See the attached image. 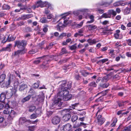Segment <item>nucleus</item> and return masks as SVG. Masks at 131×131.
Segmentation results:
<instances>
[{
    "mask_svg": "<svg viewBox=\"0 0 131 131\" xmlns=\"http://www.w3.org/2000/svg\"><path fill=\"white\" fill-rule=\"evenodd\" d=\"M12 47V44H9L7 46L3 48L1 50V51H11V48Z\"/></svg>",
    "mask_w": 131,
    "mask_h": 131,
    "instance_id": "22",
    "label": "nucleus"
},
{
    "mask_svg": "<svg viewBox=\"0 0 131 131\" xmlns=\"http://www.w3.org/2000/svg\"><path fill=\"white\" fill-rule=\"evenodd\" d=\"M35 126H29V130L30 131H34Z\"/></svg>",
    "mask_w": 131,
    "mask_h": 131,
    "instance_id": "64",
    "label": "nucleus"
},
{
    "mask_svg": "<svg viewBox=\"0 0 131 131\" xmlns=\"http://www.w3.org/2000/svg\"><path fill=\"white\" fill-rule=\"evenodd\" d=\"M51 5L47 2H42V1L40 0L37 2V4L35 5L34 7V8H38L39 7H42L45 6L48 7H49Z\"/></svg>",
    "mask_w": 131,
    "mask_h": 131,
    "instance_id": "5",
    "label": "nucleus"
},
{
    "mask_svg": "<svg viewBox=\"0 0 131 131\" xmlns=\"http://www.w3.org/2000/svg\"><path fill=\"white\" fill-rule=\"evenodd\" d=\"M103 100V97L102 96H100L98 98L95 100V102H102Z\"/></svg>",
    "mask_w": 131,
    "mask_h": 131,
    "instance_id": "41",
    "label": "nucleus"
},
{
    "mask_svg": "<svg viewBox=\"0 0 131 131\" xmlns=\"http://www.w3.org/2000/svg\"><path fill=\"white\" fill-rule=\"evenodd\" d=\"M87 42L89 43L90 45H92L93 44H95L96 42H97V41H96L95 39H93V40H92L90 39H89L88 40Z\"/></svg>",
    "mask_w": 131,
    "mask_h": 131,
    "instance_id": "33",
    "label": "nucleus"
},
{
    "mask_svg": "<svg viewBox=\"0 0 131 131\" xmlns=\"http://www.w3.org/2000/svg\"><path fill=\"white\" fill-rule=\"evenodd\" d=\"M9 110L8 108H5V109L3 111V113L5 114L8 115L9 114Z\"/></svg>",
    "mask_w": 131,
    "mask_h": 131,
    "instance_id": "46",
    "label": "nucleus"
},
{
    "mask_svg": "<svg viewBox=\"0 0 131 131\" xmlns=\"http://www.w3.org/2000/svg\"><path fill=\"white\" fill-rule=\"evenodd\" d=\"M119 34H114V37L116 39H121V38L120 37Z\"/></svg>",
    "mask_w": 131,
    "mask_h": 131,
    "instance_id": "56",
    "label": "nucleus"
},
{
    "mask_svg": "<svg viewBox=\"0 0 131 131\" xmlns=\"http://www.w3.org/2000/svg\"><path fill=\"white\" fill-rule=\"evenodd\" d=\"M114 50H110L109 53H110L111 54V57H115L114 55L115 54H114L113 53L114 52Z\"/></svg>",
    "mask_w": 131,
    "mask_h": 131,
    "instance_id": "61",
    "label": "nucleus"
},
{
    "mask_svg": "<svg viewBox=\"0 0 131 131\" xmlns=\"http://www.w3.org/2000/svg\"><path fill=\"white\" fill-rule=\"evenodd\" d=\"M48 26L47 25H45L43 26V30L45 32H47L48 31Z\"/></svg>",
    "mask_w": 131,
    "mask_h": 131,
    "instance_id": "52",
    "label": "nucleus"
},
{
    "mask_svg": "<svg viewBox=\"0 0 131 131\" xmlns=\"http://www.w3.org/2000/svg\"><path fill=\"white\" fill-rule=\"evenodd\" d=\"M131 8L128 7H126L123 10V13L125 15H127L130 13Z\"/></svg>",
    "mask_w": 131,
    "mask_h": 131,
    "instance_id": "28",
    "label": "nucleus"
},
{
    "mask_svg": "<svg viewBox=\"0 0 131 131\" xmlns=\"http://www.w3.org/2000/svg\"><path fill=\"white\" fill-rule=\"evenodd\" d=\"M52 112L51 111H49L47 112V115L48 117L51 116L52 114Z\"/></svg>",
    "mask_w": 131,
    "mask_h": 131,
    "instance_id": "59",
    "label": "nucleus"
},
{
    "mask_svg": "<svg viewBox=\"0 0 131 131\" xmlns=\"http://www.w3.org/2000/svg\"><path fill=\"white\" fill-rule=\"evenodd\" d=\"M35 113V114H33L30 116V117L31 119H35L37 117L40 116L41 112L40 109H37Z\"/></svg>",
    "mask_w": 131,
    "mask_h": 131,
    "instance_id": "7",
    "label": "nucleus"
},
{
    "mask_svg": "<svg viewBox=\"0 0 131 131\" xmlns=\"http://www.w3.org/2000/svg\"><path fill=\"white\" fill-rule=\"evenodd\" d=\"M19 82L17 81H15L14 82V89H16L17 88L18 85H19Z\"/></svg>",
    "mask_w": 131,
    "mask_h": 131,
    "instance_id": "45",
    "label": "nucleus"
},
{
    "mask_svg": "<svg viewBox=\"0 0 131 131\" xmlns=\"http://www.w3.org/2000/svg\"><path fill=\"white\" fill-rule=\"evenodd\" d=\"M25 49L23 50H19L14 52L12 54V56L14 57L17 56L18 57L20 54H24L26 52Z\"/></svg>",
    "mask_w": 131,
    "mask_h": 131,
    "instance_id": "8",
    "label": "nucleus"
},
{
    "mask_svg": "<svg viewBox=\"0 0 131 131\" xmlns=\"http://www.w3.org/2000/svg\"><path fill=\"white\" fill-rule=\"evenodd\" d=\"M69 92L68 91L62 90H60L58 94V97L57 100L54 101L53 104L56 106L60 107L63 102L61 101H67L71 99L72 95L69 94Z\"/></svg>",
    "mask_w": 131,
    "mask_h": 131,
    "instance_id": "1",
    "label": "nucleus"
},
{
    "mask_svg": "<svg viewBox=\"0 0 131 131\" xmlns=\"http://www.w3.org/2000/svg\"><path fill=\"white\" fill-rule=\"evenodd\" d=\"M60 83L62 82V84L60 86L61 89L62 88H64L65 85L66 83V81H63L60 82Z\"/></svg>",
    "mask_w": 131,
    "mask_h": 131,
    "instance_id": "51",
    "label": "nucleus"
},
{
    "mask_svg": "<svg viewBox=\"0 0 131 131\" xmlns=\"http://www.w3.org/2000/svg\"><path fill=\"white\" fill-rule=\"evenodd\" d=\"M26 45V41L25 40H18L15 42L14 47L16 46L19 49L23 50L25 49L27 51V49L25 48Z\"/></svg>",
    "mask_w": 131,
    "mask_h": 131,
    "instance_id": "2",
    "label": "nucleus"
},
{
    "mask_svg": "<svg viewBox=\"0 0 131 131\" xmlns=\"http://www.w3.org/2000/svg\"><path fill=\"white\" fill-rule=\"evenodd\" d=\"M97 122L99 124L101 125L105 122V119L104 118L102 117L101 115H99L97 117Z\"/></svg>",
    "mask_w": 131,
    "mask_h": 131,
    "instance_id": "13",
    "label": "nucleus"
},
{
    "mask_svg": "<svg viewBox=\"0 0 131 131\" xmlns=\"http://www.w3.org/2000/svg\"><path fill=\"white\" fill-rule=\"evenodd\" d=\"M78 116L76 115H73L71 117V121L72 122H74L77 119Z\"/></svg>",
    "mask_w": 131,
    "mask_h": 131,
    "instance_id": "43",
    "label": "nucleus"
},
{
    "mask_svg": "<svg viewBox=\"0 0 131 131\" xmlns=\"http://www.w3.org/2000/svg\"><path fill=\"white\" fill-rule=\"evenodd\" d=\"M40 83L39 81H37L36 83H35L33 85L34 88L36 89L38 88Z\"/></svg>",
    "mask_w": 131,
    "mask_h": 131,
    "instance_id": "40",
    "label": "nucleus"
},
{
    "mask_svg": "<svg viewBox=\"0 0 131 131\" xmlns=\"http://www.w3.org/2000/svg\"><path fill=\"white\" fill-rule=\"evenodd\" d=\"M60 118L58 116H54L52 119L51 122L54 125L58 124L60 122Z\"/></svg>",
    "mask_w": 131,
    "mask_h": 131,
    "instance_id": "9",
    "label": "nucleus"
},
{
    "mask_svg": "<svg viewBox=\"0 0 131 131\" xmlns=\"http://www.w3.org/2000/svg\"><path fill=\"white\" fill-rule=\"evenodd\" d=\"M66 35L67 33H62L59 36V37L60 39H62L64 37L66 36Z\"/></svg>",
    "mask_w": 131,
    "mask_h": 131,
    "instance_id": "49",
    "label": "nucleus"
},
{
    "mask_svg": "<svg viewBox=\"0 0 131 131\" xmlns=\"http://www.w3.org/2000/svg\"><path fill=\"white\" fill-rule=\"evenodd\" d=\"M25 24V23L23 21H21L19 22L18 23H17V25L18 27L19 26H21L22 25H24Z\"/></svg>",
    "mask_w": 131,
    "mask_h": 131,
    "instance_id": "54",
    "label": "nucleus"
},
{
    "mask_svg": "<svg viewBox=\"0 0 131 131\" xmlns=\"http://www.w3.org/2000/svg\"><path fill=\"white\" fill-rule=\"evenodd\" d=\"M71 42L70 43H72V40L71 38H68L67 39L66 41H64L62 43V45L63 46L67 45V43Z\"/></svg>",
    "mask_w": 131,
    "mask_h": 131,
    "instance_id": "29",
    "label": "nucleus"
},
{
    "mask_svg": "<svg viewBox=\"0 0 131 131\" xmlns=\"http://www.w3.org/2000/svg\"><path fill=\"white\" fill-rule=\"evenodd\" d=\"M83 23V21H81L79 24H76L75 25V26L77 28H80L82 26Z\"/></svg>",
    "mask_w": 131,
    "mask_h": 131,
    "instance_id": "39",
    "label": "nucleus"
},
{
    "mask_svg": "<svg viewBox=\"0 0 131 131\" xmlns=\"http://www.w3.org/2000/svg\"><path fill=\"white\" fill-rule=\"evenodd\" d=\"M115 66V65H112L110 67H109L108 68H107V70L108 71H111L112 70H113L114 69H113V68Z\"/></svg>",
    "mask_w": 131,
    "mask_h": 131,
    "instance_id": "55",
    "label": "nucleus"
},
{
    "mask_svg": "<svg viewBox=\"0 0 131 131\" xmlns=\"http://www.w3.org/2000/svg\"><path fill=\"white\" fill-rule=\"evenodd\" d=\"M72 84V82L71 81H69L67 84L68 87H64V88H62L60 90H62L67 91L68 89H69L71 88Z\"/></svg>",
    "mask_w": 131,
    "mask_h": 131,
    "instance_id": "23",
    "label": "nucleus"
},
{
    "mask_svg": "<svg viewBox=\"0 0 131 131\" xmlns=\"http://www.w3.org/2000/svg\"><path fill=\"white\" fill-rule=\"evenodd\" d=\"M108 13L109 15L111 16V15H113L114 16H115L116 15V12L114 10L111 9L108 11Z\"/></svg>",
    "mask_w": 131,
    "mask_h": 131,
    "instance_id": "30",
    "label": "nucleus"
},
{
    "mask_svg": "<svg viewBox=\"0 0 131 131\" xmlns=\"http://www.w3.org/2000/svg\"><path fill=\"white\" fill-rule=\"evenodd\" d=\"M117 121V119L116 118H114L113 119V123L111 124V126L112 127H115V126L116 123Z\"/></svg>",
    "mask_w": 131,
    "mask_h": 131,
    "instance_id": "36",
    "label": "nucleus"
},
{
    "mask_svg": "<svg viewBox=\"0 0 131 131\" xmlns=\"http://www.w3.org/2000/svg\"><path fill=\"white\" fill-rule=\"evenodd\" d=\"M27 121L29 122L30 121L29 120H27L26 118L24 117H21L19 119V125H22Z\"/></svg>",
    "mask_w": 131,
    "mask_h": 131,
    "instance_id": "20",
    "label": "nucleus"
},
{
    "mask_svg": "<svg viewBox=\"0 0 131 131\" xmlns=\"http://www.w3.org/2000/svg\"><path fill=\"white\" fill-rule=\"evenodd\" d=\"M52 57L51 56L44 55L42 57H38L39 59H43L45 58V59L43 62L42 64L40 65V67L45 70L47 69L48 66L46 65V64L48 63V62H50V58Z\"/></svg>",
    "mask_w": 131,
    "mask_h": 131,
    "instance_id": "3",
    "label": "nucleus"
},
{
    "mask_svg": "<svg viewBox=\"0 0 131 131\" xmlns=\"http://www.w3.org/2000/svg\"><path fill=\"white\" fill-rule=\"evenodd\" d=\"M27 87V85L24 82H21L19 85V91H24Z\"/></svg>",
    "mask_w": 131,
    "mask_h": 131,
    "instance_id": "10",
    "label": "nucleus"
},
{
    "mask_svg": "<svg viewBox=\"0 0 131 131\" xmlns=\"http://www.w3.org/2000/svg\"><path fill=\"white\" fill-rule=\"evenodd\" d=\"M76 45V43H75L71 46H69V47L71 50H75L77 48Z\"/></svg>",
    "mask_w": 131,
    "mask_h": 131,
    "instance_id": "44",
    "label": "nucleus"
},
{
    "mask_svg": "<svg viewBox=\"0 0 131 131\" xmlns=\"http://www.w3.org/2000/svg\"><path fill=\"white\" fill-rule=\"evenodd\" d=\"M71 128L72 125L70 123H67L63 126V129L64 131H69Z\"/></svg>",
    "mask_w": 131,
    "mask_h": 131,
    "instance_id": "16",
    "label": "nucleus"
},
{
    "mask_svg": "<svg viewBox=\"0 0 131 131\" xmlns=\"http://www.w3.org/2000/svg\"><path fill=\"white\" fill-rule=\"evenodd\" d=\"M39 21L42 23H48L49 21L46 18L42 17L40 18Z\"/></svg>",
    "mask_w": 131,
    "mask_h": 131,
    "instance_id": "32",
    "label": "nucleus"
},
{
    "mask_svg": "<svg viewBox=\"0 0 131 131\" xmlns=\"http://www.w3.org/2000/svg\"><path fill=\"white\" fill-rule=\"evenodd\" d=\"M67 53V51L65 49L63 48L61 50V52L59 55H57V56H53V58L55 59L56 61H57L58 60V57H60V56L63 54H65Z\"/></svg>",
    "mask_w": 131,
    "mask_h": 131,
    "instance_id": "12",
    "label": "nucleus"
},
{
    "mask_svg": "<svg viewBox=\"0 0 131 131\" xmlns=\"http://www.w3.org/2000/svg\"><path fill=\"white\" fill-rule=\"evenodd\" d=\"M123 128H124V129L122 131H131V126H130V125L128 126L124 127H123V125L122 124H121L118 128L117 129H118L121 128L122 129Z\"/></svg>",
    "mask_w": 131,
    "mask_h": 131,
    "instance_id": "18",
    "label": "nucleus"
},
{
    "mask_svg": "<svg viewBox=\"0 0 131 131\" xmlns=\"http://www.w3.org/2000/svg\"><path fill=\"white\" fill-rule=\"evenodd\" d=\"M38 58H37V59H38L36 60H35L34 61V63L35 64H38L40 63L41 62V59H40Z\"/></svg>",
    "mask_w": 131,
    "mask_h": 131,
    "instance_id": "57",
    "label": "nucleus"
},
{
    "mask_svg": "<svg viewBox=\"0 0 131 131\" xmlns=\"http://www.w3.org/2000/svg\"><path fill=\"white\" fill-rule=\"evenodd\" d=\"M88 125L86 123H85L83 122L80 123V124L79 125V126H82L84 128H86L87 127V125Z\"/></svg>",
    "mask_w": 131,
    "mask_h": 131,
    "instance_id": "47",
    "label": "nucleus"
},
{
    "mask_svg": "<svg viewBox=\"0 0 131 131\" xmlns=\"http://www.w3.org/2000/svg\"><path fill=\"white\" fill-rule=\"evenodd\" d=\"M86 94V92L82 90L79 92L77 95V96H84Z\"/></svg>",
    "mask_w": 131,
    "mask_h": 131,
    "instance_id": "34",
    "label": "nucleus"
},
{
    "mask_svg": "<svg viewBox=\"0 0 131 131\" xmlns=\"http://www.w3.org/2000/svg\"><path fill=\"white\" fill-rule=\"evenodd\" d=\"M9 36L10 35H9L7 34L5 35V38L4 39V41L5 42V40H6L8 41L9 42L13 41L15 39V37L13 36H11L9 37Z\"/></svg>",
    "mask_w": 131,
    "mask_h": 131,
    "instance_id": "14",
    "label": "nucleus"
},
{
    "mask_svg": "<svg viewBox=\"0 0 131 131\" xmlns=\"http://www.w3.org/2000/svg\"><path fill=\"white\" fill-rule=\"evenodd\" d=\"M45 97L44 94L42 92L38 96L36 100L39 102H42L44 101Z\"/></svg>",
    "mask_w": 131,
    "mask_h": 131,
    "instance_id": "15",
    "label": "nucleus"
},
{
    "mask_svg": "<svg viewBox=\"0 0 131 131\" xmlns=\"http://www.w3.org/2000/svg\"><path fill=\"white\" fill-rule=\"evenodd\" d=\"M15 94V92L14 93H8L7 91H6L4 92H2L0 94V102L5 104V100L6 99V96L7 95L8 96V98L9 99L12 97V95Z\"/></svg>",
    "mask_w": 131,
    "mask_h": 131,
    "instance_id": "4",
    "label": "nucleus"
},
{
    "mask_svg": "<svg viewBox=\"0 0 131 131\" xmlns=\"http://www.w3.org/2000/svg\"><path fill=\"white\" fill-rule=\"evenodd\" d=\"M128 102V101H121L118 102L117 104H118L119 106V107H121L123 106L125 104L127 103Z\"/></svg>",
    "mask_w": 131,
    "mask_h": 131,
    "instance_id": "27",
    "label": "nucleus"
},
{
    "mask_svg": "<svg viewBox=\"0 0 131 131\" xmlns=\"http://www.w3.org/2000/svg\"><path fill=\"white\" fill-rule=\"evenodd\" d=\"M16 112L13 110L10 111L9 115L8 117V120L9 121H12L16 115Z\"/></svg>",
    "mask_w": 131,
    "mask_h": 131,
    "instance_id": "11",
    "label": "nucleus"
},
{
    "mask_svg": "<svg viewBox=\"0 0 131 131\" xmlns=\"http://www.w3.org/2000/svg\"><path fill=\"white\" fill-rule=\"evenodd\" d=\"M71 116V115L69 113L65 114L62 117L63 120L64 121H68L70 118Z\"/></svg>",
    "mask_w": 131,
    "mask_h": 131,
    "instance_id": "21",
    "label": "nucleus"
},
{
    "mask_svg": "<svg viewBox=\"0 0 131 131\" xmlns=\"http://www.w3.org/2000/svg\"><path fill=\"white\" fill-rule=\"evenodd\" d=\"M126 41L128 45L131 46V39H126Z\"/></svg>",
    "mask_w": 131,
    "mask_h": 131,
    "instance_id": "63",
    "label": "nucleus"
},
{
    "mask_svg": "<svg viewBox=\"0 0 131 131\" xmlns=\"http://www.w3.org/2000/svg\"><path fill=\"white\" fill-rule=\"evenodd\" d=\"M89 29L90 30L94 29L97 28V26L93 25H90L87 26Z\"/></svg>",
    "mask_w": 131,
    "mask_h": 131,
    "instance_id": "35",
    "label": "nucleus"
},
{
    "mask_svg": "<svg viewBox=\"0 0 131 131\" xmlns=\"http://www.w3.org/2000/svg\"><path fill=\"white\" fill-rule=\"evenodd\" d=\"M100 5L101 6H103L104 7H107L110 5V4L109 3L103 1L102 2L100 3Z\"/></svg>",
    "mask_w": 131,
    "mask_h": 131,
    "instance_id": "31",
    "label": "nucleus"
},
{
    "mask_svg": "<svg viewBox=\"0 0 131 131\" xmlns=\"http://www.w3.org/2000/svg\"><path fill=\"white\" fill-rule=\"evenodd\" d=\"M3 7L4 9H9L10 8L9 6L6 4H4L3 5Z\"/></svg>",
    "mask_w": 131,
    "mask_h": 131,
    "instance_id": "50",
    "label": "nucleus"
},
{
    "mask_svg": "<svg viewBox=\"0 0 131 131\" xmlns=\"http://www.w3.org/2000/svg\"><path fill=\"white\" fill-rule=\"evenodd\" d=\"M25 31L26 32H30L32 31V29L29 27H26L25 28Z\"/></svg>",
    "mask_w": 131,
    "mask_h": 131,
    "instance_id": "48",
    "label": "nucleus"
},
{
    "mask_svg": "<svg viewBox=\"0 0 131 131\" xmlns=\"http://www.w3.org/2000/svg\"><path fill=\"white\" fill-rule=\"evenodd\" d=\"M14 78L12 76H10L8 81L3 83L1 85L2 88H7L10 84V83L13 81L14 79Z\"/></svg>",
    "mask_w": 131,
    "mask_h": 131,
    "instance_id": "6",
    "label": "nucleus"
},
{
    "mask_svg": "<svg viewBox=\"0 0 131 131\" xmlns=\"http://www.w3.org/2000/svg\"><path fill=\"white\" fill-rule=\"evenodd\" d=\"M31 96L30 95H29L26 97L24 98L21 101V102L23 103H24L26 102L29 101L31 97Z\"/></svg>",
    "mask_w": 131,
    "mask_h": 131,
    "instance_id": "26",
    "label": "nucleus"
},
{
    "mask_svg": "<svg viewBox=\"0 0 131 131\" xmlns=\"http://www.w3.org/2000/svg\"><path fill=\"white\" fill-rule=\"evenodd\" d=\"M32 16L31 14H23L21 15V18L22 20H26L31 18Z\"/></svg>",
    "mask_w": 131,
    "mask_h": 131,
    "instance_id": "24",
    "label": "nucleus"
},
{
    "mask_svg": "<svg viewBox=\"0 0 131 131\" xmlns=\"http://www.w3.org/2000/svg\"><path fill=\"white\" fill-rule=\"evenodd\" d=\"M112 77L111 73L108 74L106 76L103 77L101 80V81L102 82H105L107 81Z\"/></svg>",
    "mask_w": 131,
    "mask_h": 131,
    "instance_id": "19",
    "label": "nucleus"
},
{
    "mask_svg": "<svg viewBox=\"0 0 131 131\" xmlns=\"http://www.w3.org/2000/svg\"><path fill=\"white\" fill-rule=\"evenodd\" d=\"M109 85V83H107L101 85V86L103 88H106Z\"/></svg>",
    "mask_w": 131,
    "mask_h": 131,
    "instance_id": "58",
    "label": "nucleus"
},
{
    "mask_svg": "<svg viewBox=\"0 0 131 131\" xmlns=\"http://www.w3.org/2000/svg\"><path fill=\"white\" fill-rule=\"evenodd\" d=\"M106 91H103L101 92L98 93L95 96V97L98 95L100 94H101V96H102L103 97L105 95H106Z\"/></svg>",
    "mask_w": 131,
    "mask_h": 131,
    "instance_id": "42",
    "label": "nucleus"
},
{
    "mask_svg": "<svg viewBox=\"0 0 131 131\" xmlns=\"http://www.w3.org/2000/svg\"><path fill=\"white\" fill-rule=\"evenodd\" d=\"M123 111L124 110H120L118 111L117 113V114L118 115L121 114V115L120 116H122L123 115Z\"/></svg>",
    "mask_w": 131,
    "mask_h": 131,
    "instance_id": "62",
    "label": "nucleus"
},
{
    "mask_svg": "<svg viewBox=\"0 0 131 131\" xmlns=\"http://www.w3.org/2000/svg\"><path fill=\"white\" fill-rule=\"evenodd\" d=\"M102 17L103 18H111V15H109L108 13H105L103 14Z\"/></svg>",
    "mask_w": 131,
    "mask_h": 131,
    "instance_id": "38",
    "label": "nucleus"
},
{
    "mask_svg": "<svg viewBox=\"0 0 131 131\" xmlns=\"http://www.w3.org/2000/svg\"><path fill=\"white\" fill-rule=\"evenodd\" d=\"M66 25H64L61 22H59L57 26V30L60 31H62L63 28L66 26Z\"/></svg>",
    "mask_w": 131,
    "mask_h": 131,
    "instance_id": "17",
    "label": "nucleus"
},
{
    "mask_svg": "<svg viewBox=\"0 0 131 131\" xmlns=\"http://www.w3.org/2000/svg\"><path fill=\"white\" fill-rule=\"evenodd\" d=\"M89 85L92 87H95L97 85L95 82H93L90 83Z\"/></svg>",
    "mask_w": 131,
    "mask_h": 131,
    "instance_id": "53",
    "label": "nucleus"
},
{
    "mask_svg": "<svg viewBox=\"0 0 131 131\" xmlns=\"http://www.w3.org/2000/svg\"><path fill=\"white\" fill-rule=\"evenodd\" d=\"M53 16V15L51 14H48L47 15V18H46L47 19H50L52 18Z\"/></svg>",
    "mask_w": 131,
    "mask_h": 131,
    "instance_id": "60",
    "label": "nucleus"
},
{
    "mask_svg": "<svg viewBox=\"0 0 131 131\" xmlns=\"http://www.w3.org/2000/svg\"><path fill=\"white\" fill-rule=\"evenodd\" d=\"M6 75L5 74H2L0 75V83L3 82L5 78Z\"/></svg>",
    "mask_w": 131,
    "mask_h": 131,
    "instance_id": "37",
    "label": "nucleus"
},
{
    "mask_svg": "<svg viewBox=\"0 0 131 131\" xmlns=\"http://www.w3.org/2000/svg\"><path fill=\"white\" fill-rule=\"evenodd\" d=\"M36 108L35 106L31 105L28 107V111L29 112H32L34 111H36Z\"/></svg>",
    "mask_w": 131,
    "mask_h": 131,
    "instance_id": "25",
    "label": "nucleus"
}]
</instances>
